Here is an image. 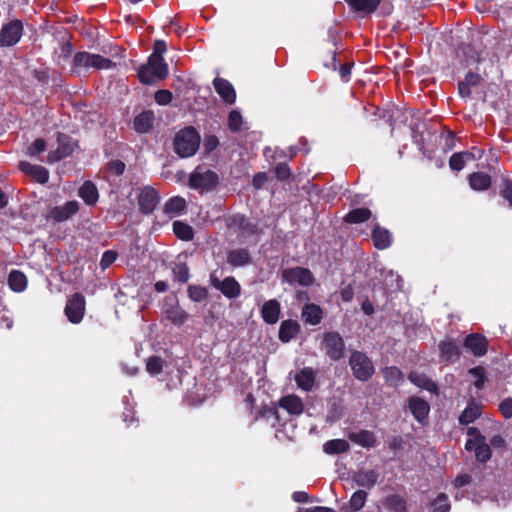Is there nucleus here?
<instances>
[{
	"mask_svg": "<svg viewBox=\"0 0 512 512\" xmlns=\"http://www.w3.org/2000/svg\"><path fill=\"white\" fill-rule=\"evenodd\" d=\"M106 170L112 175H122L125 171V163L120 160H113L107 163Z\"/></svg>",
	"mask_w": 512,
	"mask_h": 512,
	"instance_id": "5fc2aeb1",
	"label": "nucleus"
},
{
	"mask_svg": "<svg viewBox=\"0 0 512 512\" xmlns=\"http://www.w3.org/2000/svg\"><path fill=\"white\" fill-rule=\"evenodd\" d=\"M213 86L217 94L225 103L229 105L235 103L236 91L233 85L228 80L221 77H216L213 80Z\"/></svg>",
	"mask_w": 512,
	"mask_h": 512,
	"instance_id": "2eb2a0df",
	"label": "nucleus"
},
{
	"mask_svg": "<svg viewBox=\"0 0 512 512\" xmlns=\"http://www.w3.org/2000/svg\"><path fill=\"white\" fill-rule=\"evenodd\" d=\"M8 283L13 291L22 292L27 286V278L21 271L12 270L8 277Z\"/></svg>",
	"mask_w": 512,
	"mask_h": 512,
	"instance_id": "ea45409f",
	"label": "nucleus"
},
{
	"mask_svg": "<svg viewBox=\"0 0 512 512\" xmlns=\"http://www.w3.org/2000/svg\"><path fill=\"white\" fill-rule=\"evenodd\" d=\"M499 409L506 419L511 418L512 417V398L504 399L500 403Z\"/></svg>",
	"mask_w": 512,
	"mask_h": 512,
	"instance_id": "e2e57ef3",
	"label": "nucleus"
},
{
	"mask_svg": "<svg viewBox=\"0 0 512 512\" xmlns=\"http://www.w3.org/2000/svg\"><path fill=\"white\" fill-rule=\"evenodd\" d=\"M117 259V253L112 250L105 251L100 260V266L103 270L108 268Z\"/></svg>",
	"mask_w": 512,
	"mask_h": 512,
	"instance_id": "4d7b16f0",
	"label": "nucleus"
},
{
	"mask_svg": "<svg viewBox=\"0 0 512 512\" xmlns=\"http://www.w3.org/2000/svg\"><path fill=\"white\" fill-rule=\"evenodd\" d=\"M163 316L175 326L183 325L190 317V315L180 307L177 301L173 299H166L163 308Z\"/></svg>",
	"mask_w": 512,
	"mask_h": 512,
	"instance_id": "9b49d317",
	"label": "nucleus"
},
{
	"mask_svg": "<svg viewBox=\"0 0 512 512\" xmlns=\"http://www.w3.org/2000/svg\"><path fill=\"white\" fill-rule=\"evenodd\" d=\"M408 378L413 384H415L416 386H418L420 388L426 389L430 392L437 390L436 384L429 377H427L424 373L412 371L409 374Z\"/></svg>",
	"mask_w": 512,
	"mask_h": 512,
	"instance_id": "4c0bfd02",
	"label": "nucleus"
},
{
	"mask_svg": "<svg viewBox=\"0 0 512 512\" xmlns=\"http://www.w3.org/2000/svg\"><path fill=\"white\" fill-rule=\"evenodd\" d=\"M321 349L332 360H339L344 356L345 343L338 332H326L322 335Z\"/></svg>",
	"mask_w": 512,
	"mask_h": 512,
	"instance_id": "0eeeda50",
	"label": "nucleus"
},
{
	"mask_svg": "<svg viewBox=\"0 0 512 512\" xmlns=\"http://www.w3.org/2000/svg\"><path fill=\"white\" fill-rule=\"evenodd\" d=\"M379 474L375 470L360 469L353 475V481L361 487L371 488L378 480Z\"/></svg>",
	"mask_w": 512,
	"mask_h": 512,
	"instance_id": "a878e982",
	"label": "nucleus"
},
{
	"mask_svg": "<svg viewBox=\"0 0 512 512\" xmlns=\"http://www.w3.org/2000/svg\"><path fill=\"white\" fill-rule=\"evenodd\" d=\"M500 195L506 199L512 207V180H505L503 182Z\"/></svg>",
	"mask_w": 512,
	"mask_h": 512,
	"instance_id": "bf43d9fd",
	"label": "nucleus"
},
{
	"mask_svg": "<svg viewBox=\"0 0 512 512\" xmlns=\"http://www.w3.org/2000/svg\"><path fill=\"white\" fill-rule=\"evenodd\" d=\"M367 500V493L364 490L355 491L349 501L351 512H357L361 510Z\"/></svg>",
	"mask_w": 512,
	"mask_h": 512,
	"instance_id": "c03bdc74",
	"label": "nucleus"
},
{
	"mask_svg": "<svg viewBox=\"0 0 512 512\" xmlns=\"http://www.w3.org/2000/svg\"><path fill=\"white\" fill-rule=\"evenodd\" d=\"M433 512H449L450 504L446 494L441 493L432 503Z\"/></svg>",
	"mask_w": 512,
	"mask_h": 512,
	"instance_id": "3c124183",
	"label": "nucleus"
},
{
	"mask_svg": "<svg viewBox=\"0 0 512 512\" xmlns=\"http://www.w3.org/2000/svg\"><path fill=\"white\" fill-rule=\"evenodd\" d=\"M467 434L472 438L468 439L465 444L467 451H474L475 457L479 462H486L491 457V450L489 445L486 443V439L479 433L477 428L470 427L467 430Z\"/></svg>",
	"mask_w": 512,
	"mask_h": 512,
	"instance_id": "423d86ee",
	"label": "nucleus"
},
{
	"mask_svg": "<svg viewBox=\"0 0 512 512\" xmlns=\"http://www.w3.org/2000/svg\"><path fill=\"white\" fill-rule=\"evenodd\" d=\"M78 194L89 206L95 205L99 198L98 189L91 181H85L79 188Z\"/></svg>",
	"mask_w": 512,
	"mask_h": 512,
	"instance_id": "c756f323",
	"label": "nucleus"
},
{
	"mask_svg": "<svg viewBox=\"0 0 512 512\" xmlns=\"http://www.w3.org/2000/svg\"><path fill=\"white\" fill-rule=\"evenodd\" d=\"M482 78L479 74L469 72L465 79L458 83L459 94L463 98H468L471 95V87H476L480 84Z\"/></svg>",
	"mask_w": 512,
	"mask_h": 512,
	"instance_id": "7c9ffc66",
	"label": "nucleus"
},
{
	"mask_svg": "<svg viewBox=\"0 0 512 512\" xmlns=\"http://www.w3.org/2000/svg\"><path fill=\"white\" fill-rule=\"evenodd\" d=\"M187 292H188L189 298L194 302H202L208 296V292H207L206 288H204L202 286L190 285L188 287Z\"/></svg>",
	"mask_w": 512,
	"mask_h": 512,
	"instance_id": "de8ad7c7",
	"label": "nucleus"
},
{
	"mask_svg": "<svg viewBox=\"0 0 512 512\" xmlns=\"http://www.w3.org/2000/svg\"><path fill=\"white\" fill-rule=\"evenodd\" d=\"M300 331V325L297 321L288 319L284 320L279 328V339L283 343L292 340Z\"/></svg>",
	"mask_w": 512,
	"mask_h": 512,
	"instance_id": "bb28decb",
	"label": "nucleus"
},
{
	"mask_svg": "<svg viewBox=\"0 0 512 512\" xmlns=\"http://www.w3.org/2000/svg\"><path fill=\"white\" fill-rule=\"evenodd\" d=\"M349 449L350 445L345 439H333L323 444V451L329 455L345 453Z\"/></svg>",
	"mask_w": 512,
	"mask_h": 512,
	"instance_id": "c9c22d12",
	"label": "nucleus"
},
{
	"mask_svg": "<svg viewBox=\"0 0 512 512\" xmlns=\"http://www.w3.org/2000/svg\"><path fill=\"white\" fill-rule=\"evenodd\" d=\"M186 209V201L180 196L170 198L164 205L163 212L169 217L174 218L181 215Z\"/></svg>",
	"mask_w": 512,
	"mask_h": 512,
	"instance_id": "c85d7f7f",
	"label": "nucleus"
},
{
	"mask_svg": "<svg viewBox=\"0 0 512 512\" xmlns=\"http://www.w3.org/2000/svg\"><path fill=\"white\" fill-rule=\"evenodd\" d=\"M227 263L232 267H244L251 263V255L246 248H235L227 252Z\"/></svg>",
	"mask_w": 512,
	"mask_h": 512,
	"instance_id": "4be33fe9",
	"label": "nucleus"
},
{
	"mask_svg": "<svg viewBox=\"0 0 512 512\" xmlns=\"http://www.w3.org/2000/svg\"><path fill=\"white\" fill-rule=\"evenodd\" d=\"M349 6L360 13L370 14L376 10L381 0H346Z\"/></svg>",
	"mask_w": 512,
	"mask_h": 512,
	"instance_id": "e433bc0d",
	"label": "nucleus"
},
{
	"mask_svg": "<svg viewBox=\"0 0 512 512\" xmlns=\"http://www.w3.org/2000/svg\"><path fill=\"white\" fill-rule=\"evenodd\" d=\"M85 312V299L83 295L76 293L68 299L65 314L70 322L77 324L83 319Z\"/></svg>",
	"mask_w": 512,
	"mask_h": 512,
	"instance_id": "ddd939ff",
	"label": "nucleus"
},
{
	"mask_svg": "<svg viewBox=\"0 0 512 512\" xmlns=\"http://www.w3.org/2000/svg\"><path fill=\"white\" fill-rule=\"evenodd\" d=\"M472 375L476 376L477 379L476 381L474 382V385L477 389H482L483 386H484V376H483V371L481 368L477 367V368H472L470 369L469 371Z\"/></svg>",
	"mask_w": 512,
	"mask_h": 512,
	"instance_id": "338daca9",
	"label": "nucleus"
},
{
	"mask_svg": "<svg viewBox=\"0 0 512 512\" xmlns=\"http://www.w3.org/2000/svg\"><path fill=\"white\" fill-rule=\"evenodd\" d=\"M235 222L238 224L239 229L243 235H253L257 233V225L243 216L235 218Z\"/></svg>",
	"mask_w": 512,
	"mask_h": 512,
	"instance_id": "49530a36",
	"label": "nucleus"
},
{
	"mask_svg": "<svg viewBox=\"0 0 512 512\" xmlns=\"http://www.w3.org/2000/svg\"><path fill=\"white\" fill-rule=\"evenodd\" d=\"M410 115L407 111H404L398 107L392 106L388 109L383 110L382 113L379 114V121L376 123L378 126H390V127H401V126H412L411 123H408V119Z\"/></svg>",
	"mask_w": 512,
	"mask_h": 512,
	"instance_id": "6e6552de",
	"label": "nucleus"
},
{
	"mask_svg": "<svg viewBox=\"0 0 512 512\" xmlns=\"http://www.w3.org/2000/svg\"><path fill=\"white\" fill-rule=\"evenodd\" d=\"M480 414V405L474 401H470L459 416V423L461 425H468L474 422L480 416Z\"/></svg>",
	"mask_w": 512,
	"mask_h": 512,
	"instance_id": "72a5a7b5",
	"label": "nucleus"
},
{
	"mask_svg": "<svg viewBox=\"0 0 512 512\" xmlns=\"http://www.w3.org/2000/svg\"><path fill=\"white\" fill-rule=\"evenodd\" d=\"M353 65V62H347L339 67V74L343 82H348L350 80Z\"/></svg>",
	"mask_w": 512,
	"mask_h": 512,
	"instance_id": "0e129e2a",
	"label": "nucleus"
},
{
	"mask_svg": "<svg viewBox=\"0 0 512 512\" xmlns=\"http://www.w3.org/2000/svg\"><path fill=\"white\" fill-rule=\"evenodd\" d=\"M79 210V203L75 200L68 201L61 206L54 207L50 216L57 222H64L76 214Z\"/></svg>",
	"mask_w": 512,
	"mask_h": 512,
	"instance_id": "6ab92c4d",
	"label": "nucleus"
},
{
	"mask_svg": "<svg viewBox=\"0 0 512 512\" xmlns=\"http://www.w3.org/2000/svg\"><path fill=\"white\" fill-rule=\"evenodd\" d=\"M440 357L444 361H453L460 355V348L457 343L452 340L442 341L439 344Z\"/></svg>",
	"mask_w": 512,
	"mask_h": 512,
	"instance_id": "2f4dec72",
	"label": "nucleus"
},
{
	"mask_svg": "<svg viewBox=\"0 0 512 512\" xmlns=\"http://www.w3.org/2000/svg\"><path fill=\"white\" fill-rule=\"evenodd\" d=\"M212 286L221 291L227 298H237L241 292L240 284L234 277H226L223 280L218 279L215 275L210 276Z\"/></svg>",
	"mask_w": 512,
	"mask_h": 512,
	"instance_id": "4468645a",
	"label": "nucleus"
},
{
	"mask_svg": "<svg viewBox=\"0 0 512 512\" xmlns=\"http://www.w3.org/2000/svg\"><path fill=\"white\" fill-rule=\"evenodd\" d=\"M20 169L24 173L30 175L38 183L45 184L49 180V172L43 166L33 165L28 162H21Z\"/></svg>",
	"mask_w": 512,
	"mask_h": 512,
	"instance_id": "b1692460",
	"label": "nucleus"
},
{
	"mask_svg": "<svg viewBox=\"0 0 512 512\" xmlns=\"http://www.w3.org/2000/svg\"><path fill=\"white\" fill-rule=\"evenodd\" d=\"M159 202V196L155 189L151 187H145L142 189L138 197V203L140 210L145 213H151Z\"/></svg>",
	"mask_w": 512,
	"mask_h": 512,
	"instance_id": "dca6fc26",
	"label": "nucleus"
},
{
	"mask_svg": "<svg viewBox=\"0 0 512 512\" xmlns=\"http://www.w3.org/2000/svg\"><path fill=\"white\" fill-rule=\"evenodd\" d=\"M244 119L239 110H232L228 115V128H240L244 124Z\"/></svg>",
	"mask_w": 512,
	"mask_h": 512,
	"instance_id": "864d4df0",
	"label": "nucleus"
},
{
	"mask_svg": "<svg viewBox=\"0 0 512 512\" xmlns=\"http://www.w3.org/2000/svg\"><path fill=\"white\" fill-rule=\"evenodd\" d=\"M347 437L353 443L364 448H371L376 445V437L374 433L369 430L350 431Z\"/></svg>",
	"mask_w": 512,
	"mask_h": 512,
	"instance_id": "5701e85b",
	"label": "nucleus"
},
{
	"mask_svg": "<svg viewBox=\"0 0 512 512\" xmlns=\"http://www.w3.org/2000/svg\"><path fill=\"white\" fill-rule=\"evenodd\" d=\"M173 231L175 235L184 241H189L193 238V229L186 223L175 221L173 223Z\"/></svg>",
	"mask_w": 512,
	"mask_h": 512,
	"instance_id": "79ce46f5",
	"label": "nucleus"
},
{
	"mask_svg": "<svg viewBox=\"0 0 512 512\" xmlns=\"http://www.w3.org/2000/svg\"><path fill=\"white\" fill-rule=\"evenodd\" d=\"M349 364L354 377L360 381H367L374 374V365L370 358L363 352H352Z\"/></svg>",
	"mask_w": 512,
	"mask_h": 512,
	"instance_id": "39448f33",
	"label": "nucleus"
},
{
	"mask_svg": "<svg viewBox=\"0 0 512 512\" xmlns=\"http://www.w3.org/2000/svg\"><path fill=\"white\" fill-rule=\"evenodd\" d=\"M163 361L157 356L149 357L146 361V370L149 374L155 376L162 372Z\"/></svg>",
	"mask_w": 512,
	"mask_h": 512,
	"instance_id": "09e8293b",
	"label": "nucleus"
},
{
	"mask_svg": "<svg viewBox=\"0 0 512 512\" xmlns=\"http://www.w3.org/2000/svg\"><path fill=\"white\" fill-rule=\"evenodd\" d=\"M386 382L391 386H398L403 381L402 372L395 366L386 367L383 370Z\"/></svg>",
	"mask_w": 512,
	"mask_h": 512,
	"instance_id": "37998d69",
	"label": "nucleus"
},
{
	"mask_svg": "<svg viewBox=\"0 0 512 512\" xmlns=\"http://www.w3.org/2000/svg\"><path fill=\"white\" fill-rule=\"evenodd\" d=\"M278 407L287 411L291 416H299L304 410L302 399L294 394L283 396L278 402Z\"/></svg>",
	"mask_w": 512,
	"mask_h": 512,
	"instance_id": "f3484780",
	"label": "nucleus"
},
{
	"mask_svg": "<svg viewBox=\"0 0 512 512\" xmlns=\"http://www.w3.org/2000/svg\"><path fill=\"white\" fill-rule=\"evenodd\" d=\"M372 240L377 249L383 250L391 245L392 236L387 229L376 225L372 230Z\"/></svg>",
	"mask_w": 512,
	"mask_h": 512,
	"instance_id": "cd10ccee",
	"label": "nucleus"
},
{
	"mask_svg": "<svg viewBox=\"0 0 512 512\" xmlns=\"http://www.w3.org/2000/svg\"><path fill=\"white\" fill-rule=\"evenodd\" d=\"M219 182L218 174L212 170L198 166L189 177V186L201 191L213 190Z\"/></svg>",
	"mask_w": 512,
	"mask_h": 512,
	"instance_id": "7ed1b4c3",
	"label": "nucleus"
},
{
	"mask_svg": "<svg viewBox=\"0 0 512 512\" xmlns=\"http://www.w3.org/2000/svg\"><path fill=\"white\" fill-rule=\"evenodd\" d=\"M57 142V149L51 151L47 156L48 163H55L60 161L61 159L69 156L77 147V141L64 133H58Z\"/></svg>",
	"mask_w": 512,
	"mask_h": 512,
	"instance_id": "9d476101",
	"label": "nucleus"
},
{
	"mask_svg": "<svg viewBox=\"0 0 512 512\" xmlns=\"http://www.w3.org/2000/svg\"><path fill=\"white\" fill-rule=\"evenodd\" d=\"M469 184L473 190L484 191L491 185V178L483 172H475L469 176Z\"/></svg>",
	"mask_w": 512,
	"mask_h": 512,
	"instance_id": "f704fd0d",
	"label": "nucleus"
},
{
	"mask_svg": "<svg viewBox=\"0 0 512 512\" xmlns=\"http://www.w3.org/2000/svg\"><path fill=\"white\" fill-rule=\"evenodd\" d=\"M275 174L279 180H286L289 178L291 171L287 164L281 163L275 167Z\"/></svg>",
	"mask_w": 512,
	"mask_h": 512,
	"instance_id": "680f3d73",
	"label": "nucleus"
},
{
	"mask_svg": "<svg viewBox=\"0 0 512 512\" xmlns=\"http://www.w3.org/2000/svg\"><path fill=\"white\" fill-rule=\"evenodd\" d=\"M218 144H219V141H218L217 137H215L213 135H209V136L205 137L203 147H204V150L206 153H210L214 149H216Z\"/></svg>",
	"mask_w": 512,
	"mask_h": 512,
	"instance_id": "69168bd1",
	"label": "nucleus"
},
{
	"mask_svg": "<svg viewBox=\"0 0 512 512\" xmlns=\"http://www.w3.org/2000/svg\"><path fill=\"white\" fill-rule=\"evenodd\" d=\"M167 46L165 41L163 40H156L153 45V52L149 56V58L152 59V61H158V62H165L163 59V54L166 52Z\"/></svg>",
	"mask_w": 512,
	"mask_h": 512,
	"instance_id": "8fccbe9b",
	"label": "nucleus"
},
{
	"mask_svg": "<svg viewBox=\"0 0 512 512\" xmlns=\"http://www.w3.org/2000/svg\"><path fill=\"white\" fill-rule=\"evenodd\" d=\"M200 143L197 130H179L174 138V151L179 157L188 158L198 151Z\"/></svg>",
	"mask_w": 512,
	"mask_h": 512,
	"instance_id": "f257e3e1",
	"label": "nucleus"
},
{
	"mask_svg": "<svg viewBox=\"0 0 512 512\" xmlns=\"http://www.w3.org/2000/svg\"><path fill=\"white\" fill-rule=\"evenodd\" d=\"M297 386L304 390L310 391L315 383V376L311 368H303L295 375Z\"/></svg>",
	"mask_w": 512,
	"mask_h": 512,
	"instance_id": "473e14b6",
	"label": "nucleus"
},
{
	"mask_svg": "<svg viewBox=\"0 0 512 512\" xmlns=\"http://www.w3.org/2000/svg\"><path fill=\"white\" fill-rule=\"evenodd\" d=\"M154 122V113L152 111H143L134 119V128H152Z\"/></svg>",
	"mask_w": 512,
	"mask_h": 512,
	"instance_id": "a18cd8bd",
	"label": "nucleus"
},
{
	"mask_svg": "<svg viewBox=\"0 0 512 512\" xmlns=\"http://www.w3.org/2000/svg\"><path fill=\"white\" fill-rule=\"evenodd\" d=\"M449 166L452 170L460 171L465 166V161L463 155L460 153H455L450 157Z\"/></svg>",
	"mask_w": 512,
	"mask_h": 512,
	"instance_id": "13d9d810",
	"label": "nucleus"
},
{
	"mask_svg": "<svg viewBox=\"0 0 512 512\" xmlns=\"http://www.w3.org/2000/svg\"><path fill=\"white\" fill-rule=\"evenodd\" d=\"M409 409L415 419L419 422H423L429 413L428 403L419 397H410L408 401Z\"/></svg>",
	"mask_w": 512,
	"mask_h": 512,
	"instance_id": "393cba45",
	"label": "nucleus"
},
{
	"mask_svg": "<svg viewBox=\"0 0 512 512\" xmlns=\"http://www.w3.org/2000/svg\"><path fill=\"white\" fill-rule=\"evenodd\" d=\"M46 148V143L43 139H37L34 143L28 148V154L30 156H36L43 152Z\"/></svg>",
	"mask_w": 512,
	"mask_h": 512,
	"instance_id": "052dcab7",
	"label": "nucleus"
},
{
	"mask_svg": "<svg viewBox=\"0 0 512 512\" xmlns=\"http://www.w3.org/2000/svg\"><path fill=\"white\" fill-rule=\"evenodd\" d=\"M282 280L290 285L310 286L314 278L309 269L295 267L285 269L282 273Z\"/></svg>",
	"mask_w": 512,
	"mask_h": 512,
	"instance_id": "f8f14e48",
	"label": "nucleus"
},
{
	"mask_svg": "<svg viewBox=\"0 0 512 512\" xmlns=\"http://www.w3.org/2000/svg\"><path fill=\"white\" fill-rule=\"evenodd\" d=\"M73 68L108 70L115 67V63L99 54L86 51L77 52L72 60Z\"/></svg>",
	"mask_w": 512,
	"mask_h": 512,
	"instance_id": "f03ea898",
	"label": "nucleus"
},
{
	"mask_svg": "<svg viewBox=\"0 0 512 512\" xmlns=\"http://www.w3.org/2000/svg\"><path fill=\"white\" fill-rule=\"evenodd\" d=\"M464 345L474 356H483L488 349V343L484 336L480 334H470L466 337Z\"/></svg>",
	"mask_w": 512,
	"mask_h": 512,
	"instance_id": "aec40b11",
	"label": "nucleus"
},
{
	"mask_svg": "<svg viewBox=\"0 0 512 512\" xmlns=\"http://www.w3.org/2000/svg\"><path fill=\"white\" fill-rule=\"evenodd\" d=\"M22 21L15 19L5 24L0 31V45L10 47L19 42L23 34Z\"/></svg>",
	"mask_w": 512,
	"mask_h": 512,
	"instance_id": "1a4fd4ad",
	"label": "nucleus"
},
{
	"mask_svg": "<svg viewBox=\"0 0 512 512\" xmlns=\"http://www.w3.org/2000/svg\"><path fill=\"white\" fill-rule=\"evenodd\" d=\"M154 98L159 105H168L172 101L173 95L171 91L162 89L156 91Z\"/></svg>",
	"mask_w": 512,
	"mask_h": 512,
	"instance_id": "6e6d98bb",
	"label": "nucleus"
},
{
	"mask_svg": "<svg viewBox=\"0 0 512 512\" xmlns=\"http://www.w3.org/2000/svg\"><path fill=\"white\" fill-rule=\"evenodd\" d=\"M301 317L306 324L316 326L323 319V310L314 303L305 304L301 311Z\"/></svg>",
	"mask_w": 512,
	"mask_h": 512,
	"instance_id": "412c9836",
	"label": "nucleus"
},
{
	"mask_svg": "<svg viewBox=\"0 0 512 512\" xmlns=\"http://www.w3.org/2000/svg\"><path fill=\"white\" fill-rule=\"evenodd\" d=\"M371 217V211L367 208H357L350 211L345 216V221L348 223H362Z\"/></svg>",
	"mask_w": 512,
	"mask_h": 512,
	"instance_id": "a19ab883",
	"label": "nucleus"
},
{
	"mask_svg": "<svg viewBox=\"0 0 512 512\" xmlns=\"http://www.w3.org/2000/svg\"><path fill=\"white\" fill-rule=\"evenodd\" d=\"M383 506L388 512H406V501L399 495H390L383 501Z\"/></svg>",
	"mask_w": 512,
	"mask_h": 512,
	"instance_id": "58836bf2",
	"label": "nucleus"
},
{
	"mask_svg": "<svg viewBox=\"0 0 512 512\" xmlns=\"http://www.w3.org/2000/svg\"><path fill=\"white\" fill-rule=\"evenodd\" d=\"M268 177L267 174L264 172H259L254 175L252 184L255 189H261L264 184L267 182Z\"/></svg>",
	"mask_w": 512,
	"mask_h": 512,
	"instance_id": "774afa93",
	"label": "nucleus"
},
{
	"mask_svg": "<svg viewBox=\"0 0 512 512\" xmlns=\"http://www.w3.org/2000/svg\"><path fill=\"white\" fill-rule=\"evenodd\" d=\"M175 279L180 283H186L189 280V269L185 263H177L173 268Z\"/></svg>",
	"mask_w": 512,
	"mask_h": 512,
	"instance_id": "603ef678",
	"label": "nucleus"
},
{
	"mask_svg": "<svg viewBox=\"0 0 512 512\" xmlns=\"http://www.w3.org/2000/svg\"><path fill=\"white\" fill-rule=\"evenodd\" d=\"M281 313L280 302L276 299H270L262 305L261 316L265 323L269 325L276 324L279 321Z\"/></svg>",
	"mask_w": 512,
	"mask_h": 512,
	"instance_id": "a211bd4d",
	"label": "nucleus"
},
{
	"mask_svg": "<svg viewBox=\"0 0 512 512\" xmlns=\"http://www.w3.org/2000/svg\"><path fill=\"white\" fill-rule=\"evenodd\" d=\"M167 75L168 65L165 62H154L151 58H148L147 63L138 70L139 81L148 85L165 79Z\"/></svg>",
	"mask_w": 512,
	"mask_h": 512,
	"instance_id": "20e7f679",
	"label": "nucleus"
}]
</instances>
